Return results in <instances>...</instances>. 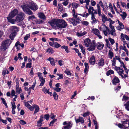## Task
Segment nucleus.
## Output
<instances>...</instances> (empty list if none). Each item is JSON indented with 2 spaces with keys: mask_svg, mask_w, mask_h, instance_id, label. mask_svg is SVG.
Listing matches in <instances>:
<instances>
[{
  "mask_svg": "<svg viewBox=\"0 0 129 129\" xmlns=\"http://www.w3.org/2000/svg\"><path fill=\"white\" fill-rule=\"evenodd\" d=\"M42 90L44 92V93L45 94L48 93L49 91V90L48 89H47L45 87H44L42 89Z\"/></svg>",
  "mask_w": 129,
  "mask_h": 129,
  "instance_id": "bf43d9fd",
  "label": "nucleus"
},
{
  "mask_svg": "<svg viewBox=\"0 0 129 129\" xmlns=\"http://www.w3.org/2000/svg\"><path fill=\"white\" fill-rule=\"evenodd\" d=\"M10 30L12 32H14L15 33L18 31L17 27L15 26H11L10 28Z\"/></svg>",
  "mask_w": 129,
  "mask_h": 129,
  "instance_id": "412c9836",
  "label": "nucleus"
},
{
  "mask_svg": "<svg viewBox=\"0 0 129 129\" xmlns=\"http://www.w3.org/2000/svg\"><path fill=\"white\" fill-rule=\"evenodd\" d=\"M76 122L78 123L80 122L82 123H84V120L83 118L80 116L79 117V118L77 119H75Z\"/></svg>",
  "mask_w": 129,
  "mask_h": 129,
  "instance_id": "5701e85b",
  "label": "nucleus"
},
{
  "mask_svg": "<svg viewBox=\"0 0 129 129\" xmlns=\"http://www.w3.org/2000/svg\"><path fill=\"white\" fill-rule=\"evenodd\" d=\"M92 32L97 36L99 39H101L102 38V37L100 35V32L98 29L96 28L92 29Z\"/></svg>",
  "mask_w": 129,
  "mask_h": 129,
  "instance_id": "9b49d317",
  "label": "nucleus"
},
{
  "mask_svg": "<svg viewBox=\"0 0 129 129\" xmlns=\"http://www.w3.org/2000/svg\"><path fill=\"white\" fill-rule=\"evenodd\" d=\"M20 123L23 125H24L26 124V122L23 120H21L19 121Z\"/></svg>",
  "mask_w": 129,
  "mask_h": 129,
  "instance_id": "774afa93",
  "label": "nucleus"
},
{
  "mask_svg": "<svg viewBox=\"0 0 129 129\" xmlns=\"http://www.w3.org/2000/svg\"><path fill=\"white\" fill-rule=\"evenodd\" d=\"M53 97L55 100H57L58 99V95L55 92H54L53 95Z\"/></svg>",
  "mask_w": 129,
  "mask_h": 129,
  "instance_id": "603ef678",
  "label": "nucleus"
},
{
  "mask_svg": "<svg viewBox=\"0 0 129 129\" xmlns=\"http://www.w3.org/2000/svg\"><path fill=\"white\" fill-rule=\"evenodd\" d=\"M100 30L101 31V29L103 30H109L108 28L106 26L104 23H103L102 26L99 28Z\"/></svg>",
  "mask_w": 129,
  "mask_h": 129,
  "instance_id": "cd10ccee",
  "label": "nucleus"
},
{
  "mask_svg": "<svg viewBox=\"0 0 129 129\" xmlns=\"http://www.w3.org/2000/svg\"><path fill=\"white\" fill-rule=\"evenodd\" d=\"M113 84L115 85L116 84L119 83V80L118 78L116 77H115L112 81Z\"/></svg>",
  "mask_w": 129,
  "mask_h": 129,
  "instance_id": "6ab92c4d",
  "label": "nucleus"
},
{
  "mask_svg": "<svg viewBox=\"0 0 129 129\" xmlns=\"http://www.w3.org/2000/svg\"><path fill=\"white\" fill-rule=\"evenodd\" d=\"M30 35L29 34H27L24 37V40L25 41L27 40L28 38H30Z\"/></svg>",
  "mask_w": 129,
  "mask_h": 129,
  "instance_id": "5fc2aeb1",
  "label": "nucleus"
},
{
  "mask_svg": "<svg viewBox=\"0 0 129 129\" xmlns=\"http://www.w3.org/2000/svg\"><path fill=\"white\" fill-rule=\"evenodd\" d=\"M32 108H33V110L34 109H35L34 112V113L36 114L38 112L39 110V106L37 105H34L33 106Z\"/></svg>",
  "mask_w": 129,
  "mask_h": 129,
  "instance_id": "aec40b11",
  "label": "nucleus"
},
{
  "mask_svg": "<svg viewBox=\"0 0 129 129\" xmlns=\"http://www.w3.org/2000/svg\"><path fill=\"white\" fill-rule=\"evenodd\" d=\"M18 13V10L15 9L10 13L9 17H10L11 18H13Z\"/></svg>",
  "mask_w": 129,
  "mask_h": 129,
  "instance_id": "2eb2a0df",
  "label": "nucleus"
},
{
  "mask_svg": "<svg viewBox=\"0 0 129 129\" xmlns=\"http://www.w3.org/2000/svg\"><path fill=\"white\" fill-rule=\"evenodd\" d=\"M111 28V30H110L109 29V31L108 30V31L109 34H111L112 35L115 36L116 35L115 33V30L114 28V26H112L109 27Z\"/></svg>",
  "mask_w": 129,
  "mask_h": 129,
  "instance_id": "ddd939ff",
  "label": "nucleus"
},
{
  "mask_svg": "<svg viewBox=\"0 0 129 129\" xmlns=\"http://www.w3.org/2000/svg\"><path fill=\"white\" fill-rule=\"evenodd\" d=\"M58 11L60 12L62 11L63 10V6L61 4H58Z\"/></svg>",
  "mask_w": 129,
  "mask_h": 129,
  "instance_id": "ea45409f",
  "label": "nucleus"
},
{
  "mask_svg": "<svg viewBox=\"0 0 129 129\" xmlns=\"http://www.w3.org/2000/svg\"><path fill=\"white\" fill-rule=\"evenodd\" d=\"M63 124L65 125L63 127L64 129H70L72 127L73 123L71 121H65L63 123Z\"/></svg>",
  "mask_w": 129,
  "mask_h": 129,
  "instance_id": "6e6552de",
  "label": "nucleus"
},
{
  "mask_svg": "<svg viewBox=\"0 0 129 129\" xmlns=\"http://www.w3.org/2000/svg\"><path fill=\"white\" fill-rule=\"evenodd\" d=\"M97 9L96 10H95L91 6H90L88 9V11L89 14H91V15H94V14H98V12Z\"/></svg>",
  "mask_w": 129,
  "mask_h": 129,
  "instance_id": "1a4fd4ad",
  "label": "nucleus"
},
{
  "mask_svg": "<svg viewBox=\"0 0 129 129\" xmlns=\"http://www.w3.org/2000/svg\"><path fill=\"white\" fill-rule=\"evenodd\" d=\"M104 64V60L103 58L100 59L98 63V65L99 66H103Z\"/></svg>",
  "mask_w": 129,
  "mask_h": 129,
  "instance_id": "2f4dec72",
  "label": "nucleus"
},
{
  "mask_svg": "<svg viewBox=\"0 0 129 129\" xmlns=\"http://www.w3.org/2000/svg\"><path fill=\"white\" fill-rule=\"evenodd\" d=\"M114 69L117 72L118 74L122 78H125L127 77L126 74L123 73L124 71L122 68H121L119 67L115 66Z\"/></svg>",
  "mask_w": 129,
  "mask_h": 129,
  "instance_id": "20e7f679",
  "label": "nucleus"
},
{
  "mask_svg": "<svg viewBox=\"0 0 129 129\" xmlns=\"http://www.w3.org/2000/svg\"><path fill=\"white\" fill-rule=\"evenodd\" d=\"M21 7L25 13L29 15H32L33 14V12L29 9L33 11H36L38 9L37 4L33 2H29L27 6L23 4Z\"/></svg>",
  "mask_w": 129,
  "mask_h": 129,
  "instance_id": "f257e3e1",
  "label": "nucleus"
},
{
  "mask_svg": "<svg viewBox=\"0 0 129 129\" xmlns=\"http://www.w3.org/2000/svg\"><path fill=\"white\" fill-rule=\"evenodd\" d=\"M96 46L97 49L98 50H101L103 48L104 45L102 42H98L96 43Z\"/></svg>",
  "mask_w": 129,
  "mask_h": 129,
  "instance_id": "dca6fc26",
  "label": "nucleus"
},
{
  "mask_svg": "<svg viewBox=\"0 0 129 129\" xmlns=\"http://www.w3.org/2000/svg\"><path fill=\"white\" fill-rule=\"evenodd\" d=\"M25 106L27 108L29 109L31 111H33V108H32L33 106L30 105L27 102H25Z\"/></svg>",
  "mask_w": 129,
  "mask_h": 129,
  "instance_id": "7c9ffc66",
  "label": "nucleus"
},
{
  "mask_svg": "<svg viewBox=\"0 0 129 129\" xmlns=\"http://www.w3.org/2000/svg\"><path fill=\"white\" fill-rule=\"evenodd\" d=\"M38 16L41 19L43 20H45L46 19V17L45 15L42 13H40L38 14Z\"/></svg>",
  "mask_w": 129,
  "mask_h": 129,
  "instance_id": "c85d7f7f",
  "label": "nucleus"
},
{
  "mask_svg": "<svg viewBox=\"0 0 129 129\" xmlns=\"http://www.w3.org/2000/svg\"><path fill=\"white\" fill-rule=\"evenodd\" d=\"M70 21L74 26H76L77 24L78 23V22L76 21L75 19L74 18H72L70 20Z\"/></svg>",
  "mask_w": 129,
  "mask_h": 129,
  "instance_id": "393cba45",
  "label": "nucleus"
},
{
  "mask_svg": "<svg viewBox=\"0 0 129 129\" xmlns=\"http://www.w3.org/2000/svg\"><path fill=\"white\" fill-rule=\"evenodd\" d=\"M84 43L86 47H88L90 43V40L89 38L86 39L84 41Z\"/></svg>",
  "mask_w": 129,
  "mask_h": 129,
  "instance_id": "bb28decb",
  "label": "nucleus"
},
{
  "mask_svg": "<svg viewBox=\"0 0 129 129\" xmlns=\"http://www.w3.org/2000/svg\"><path fill=\"white\" fill-rule=\"evenodd\" d=\"M125 109L128 111H129V101L124 105Z\"/></svg>",
  "mask_w": 129,
  "mask_h": 129,
  "instance_id": "09e8293b",
  "label": "nucleus"
},
{
  "mask_svg": "<svg viewBox=\"0 0 129 129\" xmlns=\"http://www.w3.org/2000/svg\"><path fill=\"white\" fill-rule=\"evenodd\" d=\"M72 6L74 8H77L78 6V5L76 3H73L72 4Z\"/></svg>",
  "mask_w": 129,
  "mask_h": 129,
  "instance_id": "4d7b16f0",
  "label": "nucleus"
},
{
  "mask_svg": "<svg viewBox=\"0 0 129 129\" xmlns=\"http://www.w3.org/2000/svg\"><path fill=\"white\" fill-rule=\"evenodd\" d=\"M116 59L118 60L119 61L121 60V59L119 56H115V57L113 58L112 60V66H115L116 64Z\"/></svg>",
  "mask_w": 129,
  "mask_h": 129,
  "instance_id": "4468645a",
  "label": "nucleus"
},
{
  "mask_svg": "<svg viewBox=\"0 0 129 129\" xmlns=\"http://www.w3.org/2000/svg\"><path fill=\"white\" fill-rule=\"evenodd\" d=\"M91 18L92 21L91 23L92 24L97 22V20L95 18L94 15H91Z\"/></svg>",
  "mask_w": 129,
  "mask_h": 129,
  "instance_id": "473e14b6",
  "label": "nucleus"
},
{
  "mask_svg": "<svg viewBox=\"0 0 129 129\" xmlns=\"http://www.w3.org/2000/svg\"><path fill=\"white\" fill-rule=\"evenodd\" d=\"M61 46V45L59 44L58 43L56 42H54V47L56 48H58L59 47H60Z\"/></svg>",
  "mask_w": 129,
  "mask_h": 129,
  "instance_id": "a18cd8bd",
  "label": "nucleus"
},
{
  "mask_svg": "<svg viewBox=\"0 0 129 129\" xmlns=\"http://www.w3.org/2000/svg\"><path fill=\"white\" fill-rule=\"evenodd\" d=\"M108 56L109 58L112 59L114 56V53L111 50H109V51Z\"/></svg>",
  "mask_w": 129,
  "mask_h": 129,
  "instance_id": "72a5a7b5",
  "label": "nucleus"
},
{
  "mask_svg": "<svg viewBox=\"0 0 129 129\" xmlns=\"http://www.w3.org/2000/svg\"><path fill=\"white\" fill-rule=\"evenodd\" d=\"M49 40L53 42H54V41L60 42L61 41V40L56 38H50Z\"/></svg>",
  "mask_w": 129,
  "mask_h": 129,
  "instance_id": "f704fd0d",
  "label": "nucleus"
},
{
  "mask_svg": "<svg viewBox=\"0 0 129 129\" xmlns=\"http://www.w3.org/2000/svg\"><path fill=\"white\" fill-rule=\"evenodd\" d=\"M60 19H55L50 22H49L50 24L53 28H54L56 26L58 27V26L59 25V23Z\"/></svg>",
  "mask_w": 129,
  "mask_h": 129,
  "instance_id": "0eeeda50",
  "label": "nucleus"
},
{
  "mask_svg": "<svg viewBox=\"0 0 129 129\" xmlns=\"http://www.w3.org/2000/svg\"><path fill=\"white\" fill-rule=\"evenodd\" d=\"M25 17L24 14L22 12H19L16 16L15 19V21L17 23L22 21Z\"/></svg>",
  "mask_w": 129,
  "mask_h": 129,
  "instance_id": "39448f33",
  "label": "nucleus"
},
{
  "mask_svg": "<svg viewBox=\"0 0 129 129\" xmlns=\"http://www.w3.org/2000/svg\"><path fill=\"white\" fill-rule=\"evenodd\" d=\"M12 18L11 17H7V19L8 20V21L11 23L14 24L15 21V19H12Z\"/></svg>",
  "mask_w": 129,
  "mask_h": 129,
  "instance_id": "c756f323",
  "label": "nucleus"
},
{
  "mask_svg": "<svg viewBox=\"0 0 129 129\" xmlns=\"http://www.w3.org/2000/svg\"><path fill=\"white\" fill-rule=\"evenodd\" d=\"M96 6L97 8L98 14L99 16H101L102 17V20L103 23H105L107 21H109V18L107 17L104 14H101V8L99 4H97Z\"/></svg>",
  "mask_w": 129,
  "mask_h": 129,
  "instance_id": "f03ea898",
  "label": "nucleus"
},
{
  "mask_svg": "<svg viewBox=\"0 0 129 129\" xmlns=\"http://www.w3.org/2000/svg\"><path fill=\"white\" fill-rule=\"evenodd\" d=\"M46 52L49 54H52L54 53V52L53 49L51 47H50L47 50Z\"/></svg>",
  "mask_w": 129,
  "mask_h": 129,
  "instance_id": "e433bc0d",
  "label": "nucleus"
},
{
  "mask_svg": "<svg viewBox=\"0 0 129 129\" xmlns=\"http://www.w3.org/2000/svg\"><path fill=\"white\" fill-rule=\"evenodd\" d=\"M53 89L55 91L57 92H59L61 90V88H53Z\"/></svg>",
  "mask_w": 129,
  "mask_h": 129,
  "instance_id": "052dcab7",
  "label": "nucleus"
},
{
  "mask_svg": "<svg viewBox=\"0 0 129 129\" xmlns=\"http://www.w3.org/2000/svg\"><path fill=\"white\" fill-rule=\"evenodd\" d=\"M64 73L66 74L67 75L71 76L72 75V73L69 70L67 69L64 71Z\"/></svg>",
  "mask_w": 129,
  "mask_h": 129,
  "instance_id": "de8ad7c7",
  "label": "nucleus"
},
{
  "mask_svg": "<svg viewBox=\"0 0 129 129\" xmlns=\"http://www.w3.org/2000/svg\"><path fill=\"white\" fill-rule=\"evenodd\" d=\"M44 117L43 116H40L39 120L37 121V122H42L43 121V120Z\"/></svg>",
  "mask_w": 129,
  "mask_h": 129,
  "instance_id": "338daca9",
  "label": "nucleus"
},
{
  "mask_svg": "<svg viewBox=\"0 0 129 129\" xmlns=\"http://www.w3.org/2000/svg\"><path fill=\"white\" fill-rule=\"evenodd\" d=\"M129 99V97L128 96H126L125 95H123V99L122 100V101H126L128 100Z\"/></svg>",
  "mask_w": 129,
  "mask_h": 129,
  "instance_id": "0e129e2a",
  "label": "nucleus"
},
{
  "mask_svg": "<svg viewBox=\"0 0 129 129\" xmlns=\"http://www.w3.org/2000/svg\"><path fill=\"white\" fill-rule=\"evenodd\" d=\"M47 60L50 62L52 66H55V62L53 58L49 57Z\"/></svg>",
  "mask_w": 129,
  "mask_h": 129,
  "instance_id": "b1692460",
  "label": "nucleus"
},
{
  "mask_svg": "<svg viewBox=\"0 0 129 129\" xmlns=\"http://www.w3.org/2000/svg\"><path fill=\"white\" fill-rule=\"evenodd\" d=\"M12 41L10 39H7L3 41L2 43L1 48V49L6 50L8 49L11 44Z\"/></svg>",
  "mask_w": 129,
  "mask_h": 129,
  "instance_id": "7ed1b4c3",
  "label": "nucleus"
},
{
  "mask_svg": "<svg viewBox=\"0 0 129 129\" xmlns=\"http://www.w3.org/2000/svg\"><path fill=\"white\" fill-rule=\"evenodd\" d=\"M109 27L112 26H114L112 25V24H113L115 23V21H113L112 20H111L110 18H109Z\"/></svg>",
  "mask_w": 129,
  "mask_h": 129,
  "instance_id": "8fccbe9b",
  "label": "nucleus"
},
{
  "mask_svg": "<svg viewBox=\"0 0 129 129\" xmlns=\"http://www.w3.org/2000/svg\"><path fill=\"white\" fill-rule=\"evenodd\" d=\"M11 103L12 105V109H15L16 108V106L15 105V102H13V103L11 102Z\"/></svg>",
  "mask_w": 129,
  "mask_h": 129,
  "instance_id": "680f3d73",
  "label": "nucleus"
},
{
  "mask_svg": "<svg viewBox=\"0 0 129 129\" xmlns=\"http://www.w3.org/2000/svg\"><path fill=\"white\" fill-rule=\"evenodd\" d=\"M57 76H59V77L57 78V80H59L60 79H62L63 77V75L62 74H57Z\"/></svg>",
  "mask_w": 129,
  "mask_h": 129,
  "instance_id": "13d9d810",
  "label": "nucleus"
},
{
  "mask_svg": "<svg viewBox=\"0 0 129 129\" xmlns=\"http://www.w3.org/2000/svg\"><path fill=\"white\" fill-rule=\"evenodd\" d=\"M35 21L36 23L38 24H43L44 22V21L40 19H37Z\"/></svg>",
  "mask_w": 129,
  "mask_h": 129,
  "instance_id": "a19ab883",
  "label": "nucleus"
},
{
  "mask_svg": "<svg viewBox=\"0 0 129 129\" xmlns=\"http://www.w3.org/2000/svg\"><path fill=\"white\" fill-rule=\"evenodd\" d=\"M109 40L110 41L111 43V44L113 45L115 43V41L114 40L111 38H109Z\"/></svg>",
  "mask_w": 129,
  "mask_h": 129,
  "instance_id": "e2e57ef3",
  "label": "nucleus"
},
{
  "mask_svg": "<svg viewBox=\"0 0 129 129\" xmlns=\"http://www.w3.org/2000/svg\"><path fill=\"white\" fill-rule=\"evenodd\" d=\"M16 85L15 86L16 92L17 94H18L22 92V90L20 87H19L18 81H16Z\"/></svg>",
  "mask_w": 129,
  "mask_h": 129,
  "instance_id": "9d476101",
  "label": "nucleus"
},
{
  "mask_svg": "<svg viewBox=\"0 0 129 129\" xmlns=\"http://www.w3.org/2000/svg\"><path fill=\"white\" fill-rule=\"evenodd\" d=\"M16 33H15V32H12L11 34L9 36V37L11 39L13 40H14V38L15 36Z\"/></svg>",
  "mask_w": 129,
  "mask_h": 129,
  "instance_id": "c9c22d12",
  "label": "nucleus"
},
{
  "mask_svg": "<svg viewBox=\"0 0 129 129\" xmlns=\"http://www.w3.org/2000/svg\"><path fill=\"white\" fill-rule=\"evenodd\" d=\"M120 15L121 16L123 19L124 20L126 18L127 14L126 12H122V14H120Z\"/></svg>",
  "mask_w": 129,
  "mask_h": 129,
  "instance_id": "37998d69",
  "label": "nucleus"
},
{
  "mask_svg": "<svg viewBox=\"0 0 129 129\" xmlns=\"http://www.w3.org/2000/svg\"><path fill=\"white\" fill-rule=\"evenodd\" d=\"M122 122L124 128L129 127V121L128 120L126 119L125 121H122Z\"/></svg>",
  "mask_w": 129,
  "mask_h": 129,
  "instance_id": "f3484780",
  "label": "nucleus"
},
{
  "mask_svg": "<svg viewBox=\"0 0 129 129\" xmlns=\"http://www.w3.org/2000/svg\"><path fill=\"white\" fill-rule=\"evenodd\" d=\"M78 15L82 17H84L88 16L89 15V14L85 12L83 13L82 14H79Z\"/></svg>",
  "mask_w": 129,
  "mask_h": 129,
  "instance_id": "c03bdc74",
  "label": "nucleus"
},
{
  "mask_svg": "<svg viewBox=\"0 0 129 129\" xmlns=\"http://www.w3.org/2000/svg\"><path fill=\"white\" fill-rule=\"evenodd\" d=\"M109 40L107 39L105 40V41L106 42V46L107 47L109 48H110V44L109 43Z\"/></svg>",
  "mask_w": 129,
  "mask_h": 129,
  "instance_id": "49530a36",
  "label": "nucleus"
},
{
  "mask_svg": "<svg viewBox=\"0 0 129 129\" xmlns=\"http://www.w3.org/2000/svg\"><path fill=\"white\" fill-rule=\"evenodd\" d=\"M89 61L90 64H94L95 63V58L94 56H92L90 58Z\"/></svg>",
  "mask_w": 129,
  "mask_h": 129,
  "instance_id": "a211bd4d",
  "label": "nucleus"
},
{
  "mask_svg": "<svg viewBox=\"0 0 129 129\" xmlns=\"http://www.w3.org/2000/svg\"><path fill=\"white\" fill-rule=\"evenodd\" d=\"M39 79L41 82L39 86H42L44 85L45 82V79L42 76H39Z\"/></svg>",
  "mask_w": 129,
  "mask_h": 129,
  "instance_id": "4be33fe9",
  "label": "nucleus"
},
{
  "mask_svg": "<svg viewBox=\"0 0 129 129\" xmlns=\"http://www.w3.org/2000/svg\"><path fill=\"white\" fill-rule=\"evenodd\" d=\"M1 99L3 103L5 105L6 108H8V106L7 105L5 99L3 98H1Z\"/></svg>",
  "mask_w": 129,
  "mask_h": 129,
  "instance_id": "3c124183",
  "label": "nucleus"
},
{
  "mask_svg": "<svg viewBox=\"0 0 129 129\" xmlns=\"http://www.w3.org/2000/svg\"><path fill=\"white\" fill-rule=\"evenodd\" d=\"M61 49H64L66 52H69V50L67 46L65 45H63L61 47Z\"/></svg>",
  "mask_w": 129,
  "mask_h": 129,
  "instance_id": "79ce46f5",
  "label": "nucleus"
},
{
  "mask_svg": "<svg viewBox=\"0 0 129 129\" xmlns=\"http://www.w3.org/2000/svg\"><path fill=\"white\" fill-rule=\"evenodd\" d=\"M95 43L94 41H93L89 47L87 48V50L89 51H93L95 50Z\"/></svg>",
  "mask_w": 129,
  "mask_h": 129,
  "instance_id": "f8f14e48",
  "label": "nucleus"
},
{
  "mask_svg": "<svg viewBox=\"0 0 129 129\" xmlns=\"http://www.w3.org/2000/svg\"><path fill=\"white\" fill-rule=\"evenodd\" d=\"M114 73V72L112 70H110L106 73V75L107 76H108Z\"/></svg>",
  "mask_w": 129,
  "mask_h": 129,
  "instance_id": "58836bf2",
  "label": "nucleus"
},
{
  "mask_svg": "<svg viewBox=\"0 0 129 129\" xmlns=\"http://www.w3.org/2000/svg\"><path fill=\"white\" fill-rule=\"evenodd\" d=\"M118 22V24L120 25L119 26L122 29H124V26L122 23L121 22H120L118 20H117Z\"/></svg>",
  "mask_w": 129,
  "mask_h": 129,
  "instance_id": "864d4df0",
  "label": "nucleus"
},
{
  "mask_svg": "<svg viewBox=\"0 0 129 129\" xmlns=\"http://www.w3.org/2000/svg\"><path fill=\"white\" fill-rule=\"evenodd\" d=\"M67 26V24L63 19H60L58 27L63 28H66Z\"/></svg>",
  "mask_w": 129,
  "mask_h": 129,
  "instance_id": "423d86ee",
  "label": "nucleus"
},
{
  "mask_svg": "<svg viewBox=\"0 0 129 129\" xmlns=\"http://www.w3.org/2000/svg\"><path fill=\"white\" fill-rule=\"evenodd\" d=\"M79 46L81 49L83 54H85V50L84 47L82 45L80 44H79Z\"/></svg>",
  "mask_w": 129,
  "mask_h": 129,
  "instance_id": "4c0bfd02",
  "label": "nucleus"
},
{
  "mask_svg": "<svg viewBox=\"0 0 129 129\" xmlns=\"http://www.w3.org/2000/svg\"><path fill=\"white\" fill-rule=\"evenodd\" d=\"M82 25L85 26H87L89 24V22L87 21H83L81 22Z\"/></svg>",
  "mask_w": 129,
  "mask_h": 129,
  "instance_id": "6e6d98bb",
  "label": "nucleus"
},
{
  "mask_svg": "<svg viewBox=\"0 0 129 129\" xmlns=\"http://www.w3.org/2000/svg\"><path fill=\"white\" fill-rule=\"evenodd\" d=\"M86 33L87 32L86 31H84L83 32L82 31L80 32H77L76 34V35L78 37H81L85 35Z\"/></svg>",
  "mask_w": 129,
  "mask_h": 129,
  "instance_id": "a878e982",
  "label": "nucleus"
},
{
  "mask_svg": "<svg viewBox=\"0 0 129 129\" xmlns=\"http://www.w3.org/2000/svg\"><path fill=\"white\" fill-rule=\"evenodd\" d=\"M31 63L29 62V63H27L26 66V68H30L31 67Z\"/></svg>",
  "mask_w": 129,
  "mask_h": 129,
  "instance_id": "69168bd1",
  "label": "nucleus"
}]
</instances>
